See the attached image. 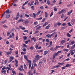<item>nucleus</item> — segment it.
Here are the masks:
<instances>
[{
    "instance_id": "f257e3e1",
    "label": "nucleus",
    "mask_w": 75,
    "mask_h": 75,
    "mask_svg": "<svg viewBox=\"0 0 75 75\" xmlns=\"http://www.w3.org/2000/svg\"><path fill=\"white\" fill-rule=\"evenodd\" d=\"M24 57L25 59H26L27 61L28 62V64H29V69H30V68H31V61L30 60L29 61V60H28V59L27 58V56L24 55Z\"/></svg>"
},
{
    "instance_id": "f03ea898",
    "label": "nucleus",
    "mask_w": 75,
    "mask_h": 75,
    "mask_svg": "<svg viewBox=\"0 0 75 75\" xmlns=\"http://www.w3.org/2000/svg\"><path fill=\"white\" fill-rule=\"evenodd\" d=\"M42 57V56H39L38 54L36 56H35V59H36V60H39L40 58Z\"/></svg>"
},
{
    "instance_id": "7ed1b4c3",
    "label": "nucleus",
    "mask_w": 75,
    "mask_h": 75,
    "mask_svg": "<svg viewBox=\"0 0 75 75\" xmlns=\"http://www.w3.org/2000/svg\"><path fill=\"white\" fill-rule=\"evenodd\" d=\"M20 17V15L19 14V13L18 12L17 13V14L16 17L15 19L16 20H17V19L18 18V17Z\"/></svg>"
},
{
    "instance_id": "20e7f679",
    "label": "nucleus",
    "mask_w": 75,
    "mask_h": 75,
    "mask_svg": "<svg viewBox=\"0 0 75 75\" xmlns=\"http://www.w3.org/2000/svg\"><path fill=\"white\" fill-rule=\"evenodd\" d=\"M10 17V14L9 13H7L6 15V18H8Z\"/></svg>"
},
{
    "instance_id": "39448f33",
    "label": "nucleus",
    "mask_w": 75,
    "mask_h": 75,
    "mask_svg": "<svg viewBox=\"0 0 75 75\" xmlns=\"http://www.w3.org/2000/svg\"><path fill=\"white\" fill-rule=\"evenodd\" d=\"M15 62H16L15 64V67H17V66H18V64H18V61L17 60L15 59Z\"/></svg>"
},
{
    "instance_id": "423d86ee",
    "label": "nucleus",
    "mask_w": 75,
    "mask_h": 75,
    "mask_svg": "<svg viewBox=\"0 0 75 75\" xmlns=\"http://www.w3.org/2000/svg\"><path fill=\"white\" fill-rule=\"evenodd\" d=\"M47 4L48 5H49V6H50V0H48L47 2Z\"/></svg>"
},
{
    "instance_id": "0eeeda50",
    "label": "nucleus",
    "mask_w": 75,
    "mask_h": 75,
    "mask_svg": "<svg viewBox=\"0 0 75 75\" xmlns=\"http://www.w3.org/2000/svg\"><path fill=\"white\" fill-rule=\"evenodd\" d=\"M72 12V10H71L70 11H69L68 12L67 15V16H69L70 15V14H71V13Z\"/></svg>"
},
{
    "instance_id": "6e6552de",
    "label": "nucleus",
    "mask_w": 75,
    "mask_h": 75,
    "mask_svg": "<svg viewBox=\"0 0 75 75\" xmlns=\"http://www.w3.org/2000/svg\"><path fill=\"white\" fill-rule=\"evenodd\" d=\"M47 53H48L47 51H45L44 53V55H47Z\"/></svg>"
},
{
    "instance_id": "1a4fd4ad",
    "label": "nucleus",
    "mask_w": 75,
    "mask_h": 75,
    "mask_svg": "<svg viewBox=\"0 0 75 75\" xmlns=\"http://www.w3.org/2000/svg\"><path fill=\"white\" fill-rule=\"evenodd\" d=\"M6 13H11V12L10 11L9 12V9H7L6 10Z\"/></svg>"
},
{
    "instance_id": "9d476101",
    "label": "nucleus",
    "mask_w": 75,
    "mask_h": 75,
    "mask_svg": "<svg viewBox=\"0 0 75 75\" xmlns=\"http://www.w3.org/2000/svg\"><path fill=\"white\" fill-rule=\"evenodd\" d=\"M45 17H46V18H47V17H48V13L47 12H45Z\"/></svg>"
},
{
    "instance_id": "9b49d317",
    "label": "nucleus",
    "mask_w": 75,
    "mask_h": 75,
    "mask_svg": "<svg viewBox=\"0 0 75 75\" xmlns=\"http://www.w3.org/2000/svg\"><path fill=\"white\" fill-rule=\"evenodd\" d=\"M6 12L5 11L3 14L1 16V18H2L3 17H4V15L5 14H6Z\"/></svg>"
},
{
    "instance_id": "f8f14e48",
    "label": "nucleus",
    "mask_w": 75,
    "mask_h": 75,
    "mask_svg": "<svg viewBox=\"0 0 75 75\" xmlns=\"http://www.w3.org/2000/svg\"><path fill=\"white\" fill-rule=\"evenodd\" d=\"M29 23V21H25L24 22L25 24H27Z\"/></svg>"
},
{
    "instance_id": "ddd939ff",
    "label": "nucleus",
    "mask_w": 75,
    "mask_h": 75,
    "mask_svg": "<svg viewBox=\"0 0 75 75\" xmlns=\"http://www.w3.org/2000/svg\"><path fill=\"white\" fill-rule=\"evenodd\" d=\"M33 40L35 42V41H37V40H36V39L35 38L33 37L32 38H31V40Z\"/></svg>"
},
{
    "instance_id": "4468645a",
    "label": "nucleus",
    "mask_w": 75,
    "mask_h": 75,
    "mask_svg": "<svg viewBox=\"0 0 75 75\" xmlns=\"http://www.w3.org/2000/svg\"><path fill=\"white\" fill-rule=\"evenodd\" d=\"M71 64H67L66 65L65 67H71Z\"/></svg>"
},
{
    "instance_id": "2eb2a0df",
    "label": "nucleus",
    "mask_w": 75,
    "mask_h": 75,
    "mask_svg": "<svg viewBox=\"0 0 75 75\" xmlns=\"http://www.w3.org/2000/svg\"><path fill=\"white\" fill-rule=\"evenodd\" d=\"M28 1H27V2H25V3H24V4H23V6H24L25 4H27V3H28Z\"/></svg>"
},
{
    "instance_id": "dca6fc26",
    "label": "nucleus",
    "mask_w": 75,
    "mask_h": 75,
    "mask_svg": "<svg viewBox=\"0 0 75 75\" xmlns=\"http://www.w3.org/2000/svg\"><path fill=\"white\" fill-rule=\"evenodd\" d=\"M48 24V23L46 22L43 25V27H45L46 25H47Z\"/></svg>"
},
{
    "instance_id": "f3484780",
    "label": "nucleus",
    "mask_w": 75,
    "mask_h": 75,
    "mask_svg": "<svg viewBox=\"0 0 75 75\" xmlns=\"http://www.w3.org/2000/svg\"><path fill=\"white\" fill-rule=\"evenodd\" d=\"M23 38L24 40H26L27 39V37H26V36H24Z\"/></svg>"
},
{
    "instance_id": "a211bd4d",
    "label": "nucleus",
    "mask_w": 75,
    "mask_h": 75,
    "mask_svg": "<svg viewBox=\"0 0 75 75\" xmlns=\"http://www.w3.org/2000/svg\"><path fill=\"white\" fill-rule=\"evenodd\" d=\"M33 15L34 16H33V17H34V18H35V17H36V15L34 13H33Z\"/></svg>"
},
{
    "instance_id": "6ab92c4d",
    "label": "nucleus",
    "mask_w": 75,
    "mask_h": 75,
    "mask_svg": "<svg viewBox=\"0 0 75 75\" xmlns=\"http://www.w3.org/2000/svg\"><path fill=\"white\" fill-rule=\"evenodd\" d=\"M37 61L38 60H36V59H35L33 60V63H35V62H37Z\"/></svg>"
},
{
    "instance_id": "aec40b11",
    "label": "nucleus",
    "mask_w": 75,
    "mask_h": 75,
    "mask_svg": "<svg viewBox=\"0 0 75 75\" xmlns=\"http://www.w3.org/2000/svg\"><path fill=\"white\" fill-rule=\"evenodd\" d=\"M66 41L65 40H62L61 42L62 44H64V42H66Z\"/></svg>"
},
{
    "instance_id": "412c9836",
    "label": "nucleus",
    "mask_w": 75,
    "mask_h": 75,
    "mask_svg": "<svg viewBox=\"0 0 75 75\" xmlns=\"http://www.w3.org/2000/svg\"><path fill=\"white\" fill-rule=\"evenodd\" d=\"M34 1H32V2H31V3L30 4V6H32V5H33V4H34Z\"/></svg>"
},
{
    "instance_id": "4be33fe9",
    "label": "nucleus",
    "mask_w": 75,
    "mask_h": 75,
    "mask_svg": "<svg viewBox=\"0 0 75 75\" xmlns=\"http://www.w3.org/2000/svg\"><path fill=\"white\" fill-rule=\"evenodd\" d=\"M63 50L64 51H67V52H68L69 50L68 49H64Z\"/></svg>"
},
{
    "instance_id": "5701e85b",
    "label": "nucleus",
    "mask_w": 75,
    "mask_h": 75,
    "mask_svg": "<svg viewBox=\"0 0 75 75\" xmlns=\"http://www.w3.org/2000/svg\"><path fill=\"white\" fill-rule=\"evenodd\" d=\"M6 54L7 55H9V54H11V51H10V52H6Z\"/></svg>"
},
{
    "instance_id": "b1692460",
    "label": "nucleus",
    "mask_w": 75,
    "mask_h": 75,
    "mask_svg": "<svg viewBox=\"0 0 75 75\" xmlns=\"http://www.w3.org/2000/svg\"><path fill=\"white\" fill-rule=\"evenodd\" d=\"M58 64H59L60 65H64V63H58Z\"/></svg>"
},
{
    "instance_id": "393cba45",
    "label": "nucleus",
    "mask_w": 75,
    "mask_h": 75,
    "mask_svg": "<svg viewBox=\"0 0 75 75\" xmlns=\"http://www.w3.org/2000/svg\"><path fill=\"white\" fill-rule=\"evenodd\" d=\"M74 43H75V42L74 41H72L71 42V45H73V44H74Z\"/></svg>"
},
{
    "instance_id": "a878e982",
    "label": "nucleus",
    "mask_w": 75,
    "mask_h": 75,
    "mask_svg": "<svg viewBox=\"0 0 75 75\" xmlns=\"http://www.w3.org/2000/svg\"><path fill=\"white\" fill-rule=\"evenodd\" d=\"M10 59L11 60L13 61V59H14V57L12 56H11L10 57Z\"/></svg>"
},
{
    "instance_id": "bb28decb",
    "label": "nucleus",
    "mask_w": 75,
    "mask_h": 75,
    "mask_svg": "<svg viewBox=\"0 0 75 75\" xmlns=\"http://www.w3.org/2000/svg\"><path fill=\"white\" fill-rule=\"evenodd\" d=\"M23 46L24 47H23V48H24L25 47H27V45H25V44H23Z\"/></svg>"
},
{
    "instance_id": "cd10ccee",
    "label": "nucleus",
    "mask_w": 75,
    "mask_h": 75,
    "mask_svg": "<svg viewBox=\"0 0 75 75\" xmlns=\"http://www.w3.org/2000/svg\"><path fill=\"white\" fill-rule=\"evenodd\" d=\"M40 13H41V11H40L38 12L36 14L37 16H38V15H39V14H40Z\"/></svg>"
},
{
    "instance_id": "c85d7f7f",
    "label": "nucleus",
    "mask_w": 75,
    "mask_h": 75,
    "mask_svg": "<svg viewBox=\"0 0 75 75\" xmlns=\"http://www.w3.org/2000/svg\"><path fill=\"white\" fill-rule=\"evenodd\" d=\"M67 37H71V35H70V34H69V33H67Z\"/></svg>"
},
{
    "instance_id": "c756f323",
    "label": "nucleus",
    "mask_w": 75,
    "mask_h": 75,
    "mask_svg": "<svg viewBox=\"0 0 75 75\" xmlns=\"http://www.w3.org/2000/svg\"><path fill=\"white\" fill-rule=\"evenodd\" d=\"M67 24H68V25H69V26H70V27H71V24L70 23H69V22Z\"/></svg>"
},
{
    "instance_id": "7c9ffc66",
    "label": "nucleus",
    "mask_w": 75,
    "mask_h": 75,
    "mask_svg": "<svg viewBox=\"0 0 75 75\" xmlns=\"http://www.w3.org/2000/svg\"><path fill=\"white\" fill-rule=\"evenodd\" d=\"M24 32H26L28 33V30H25L23 31Z\"/></svg>"
},
{
    "instance_id": "2f4dec72",
    "label": "nucleus",
    "mask_w": 75,
    "mask_h": 75,
    "mask_svg": "<svg viewBox=\"0 0 75 75\" xmlns=\"http://www.w3.org/2000/svg\"><path fill=\"white\" fill-rule=\"evenodd\" d=\"M54 11H57V9L55 7L54 8Z\"/></svg>"
},
{
    "instance_id": "473e14b6",
    "label": "nucleus",
    "mask_w": 75,
    "mask_h": 75,
    "mask_svg": "<svg viewBox=\"0 0 75 75\" xmlns=\"http://www.w3.org/2000/svg\"><path fill=\"white\" fill-rule=\"evenodd\" d=\"M6 20H5V21H2L1 23L2 24H4V23H5V22H6Z\"/></svg>"
},
{
    "instance_id": "72a5a7b5",
    "label": "nucleus",
    "mask_w": 75,
    "mask_h": 75,
    "mask_svg": "<svg viewBox=\"0 0 75 75\" xmlns=\"http://www.w3.org/2000/svg\"><path fill=\"white\" fill-rule=\"evenodd\" d=\"M24 68L25 69H27V66H26V65H25V64L24 65Z\"/></svg>"
},
{
    "instance_id": "f704fd0d",
    "label": "nucleus",
    "mask_w": 75,
    "mask_h": 75,
    "mask_svg": "<svg viewBox=\"0 0 75 75\" xmlns=\"http://www.w3.org/2000/svg\"><path fill=\"white\" fill-rule=\"evenodd\" d=\"M60 11L62 13H64V12H65V10H62V11Z\"/></svg>"
},
{
    "instance_id": "c9c22d12",
    "label": "nucleus",
    "mask_w": 75,
    "mask_h": 75,
    "mask_svg": "<svg viewBox=\"0 0 75 75\" xmlns=\"http://www.w3.org/2000/svg\"><path fill=\"white\" fill-rule=\"evenodd\" d=\"M23 51H27V49L25 48H23L22 49Z\"/></svg>"
},
{
    "instance_id": "e433bc0d",
    "label": "nucleus",
    "mask_w": 75,
    "mask_h": 75,
    "mask_svg": "<svg viewBox=\"0 0 75 75\" xmlns=\"http://www.w3.org/2000/svg\"><path fill=\"white\" fill-rule=\"evenodd\" d=\"M21 21H23V19H20L18 21V23H19V22H20Z\"/></svg>"
},
{
    "instance_id": "4c0bfd02",
    "label": "nucleus",
    "mask_w": 75,
    "mask_h": 75,
    "mask_svg": "<svg viewBox=\"0 0 75 75\" xmlns=\"http://www.w3.org/2000/svg\"><path fill=\"white\" fill-rule=\"evenodd\" d=\"M38 47V45H37L35 46V48L36 49H37Z\"/></svg>"
},
{
    "instance_id": "58836bf2",
    "label": "nucleus",
    "mask_w": 75,
    "mask_h": 75,
    "mask_svg": "<svg viewBox=\"0 0 75 75\" xmlns=\"http://www.w3.org/2000/svg\"><path fill=\"white\" fill-rule=\"evenodd\" d=\"M6 72V70H5L4 71H1V72L2 74H3V72L4 73V72Z\"/></svg>"
},
{
    "instance_id": "ea45409f",
    "label": "nucleus",
    "mask_w": 75,
    "mask_h": 75,
    "mask_svg": "<svg viewBox=\"0 0 75 75\" xmlns=\"http://www.w3.org/2000/svg\"><path fill=\"white\" fill-rule=\"evenodd\" d=\"M55 54H53V59H54V58H55Z\"/></svg>"
},
{
    "instance_id": "a19ab883",
    "label": "nucleus",
    "mask_w": 75,
    "mask_h": 75,
    "mask_svg": "<svg viewBox=\"0 0 75 75\" xmlns=\"http://www.w3.org/2000/svg\"><path fill=\"white\" fill-rule=\"evenodd\" d=\"M60 47H61V46H57L56 47V48L57 49V48H60Z\"/></svg>"
},
{
    "instance_id": "79ce46f5",
    "label": "nucleus",
    "mask_w": 75,
    "mask_h": 75,
    "mask_svg": "<svg viewBox=\"0 0 75 75\" xmlns=\"http://www.w3.org/2000/svg\"><path fill=\"white\" fill-rule=\"evenodd\" d=\"M65 68H66V66H64V67H62V69H65Z\"/></svg>"
},
{
    "instance_id": "37998d69",
    "label": "nucleus",
    "mask_w": 75,
    "mask_h": 75,
    "mask_svg": "<svg viewBox=\"0 0 75 75\" xmlns=\"http://www.w3.org/2000/svg\"><path fill=\"white\" fill-rule=\"evenodd\" d=\"M39 32V31H36L34 34H37V33H38V32Z\"/></svg>"
},
{
    "instance_id": "c03bdc74",
    "label": "nucleus",
    "mask_w": 75,
    "mask_h": 75,
    "mask_svg": "<svg viewBox=\"0 0 75 75\" xmlns=\"http://www.w3.org/2000/svg\"><path fill=\"white\" fill-rule=\"evenodd\" d=\"M74 19H73L72 20H71V22L72 23H73H73H74Z\"/></svg>"
},
{
    "instance_id": "a18cd8bd",
    "label": "nucleus",
    "mask_w": 75,
    "mask_h": 75,
    "mask_svg": "<svg viewBox=\"0 0 75 75\" xmlns=\"http://www.w3.org/2000/svg\"><path fill=\"white\" fill-rule=\"evenodd\" d=\"M12 73H13V74L14 75H16V72L14 71H12Z\"/></svg>"
},
{
    "instance_id": "49530a36",
    "label": "nucleus",
    "mask_w": 75,
    "mask_h": 75,
    "mask_svg": "<svg viewBox=\"0 0 75 75\" xmlns=\"http://www.w3.org/2000/svg\"><path fill=\"white\" fill-rule=\"evenodd\" d=\"M10 34L9 32H8L7 33V36H9V34Z\"/></svg>"
},
{
    "instance_id": "de8ad7c7",
    "label": "nucleus",
    "mask_w": 75,
    "mask_h": 75,
    "mask_svg": "<svg viewBox=\"0 0 75 75\" xmlns=\"http://www.w3.org/2000/svg\"><path fill=\"white\" fill-rule=\"evenodd\" d=\"M31 9L32 10H34V6H32L31 7Z\"/></svg>"
},
{
    "instance_id": "09e8293b",
    "label": "nucleus",
    "mask_w": 75,
    "mask_h": 75,
    "mask_svg": "<svg viewBox=\"0 0 75 75\" xmlns=\"http://www.w3.org/2000/svg\"><path fill=\"white\" fill-rule=\"evenodd\" d=\"M61 24V23H57V25H59V26Z\"/></svg>"
},
{
    "instance_id": "8fccbe9b",
    "label": "nucleus",
    "mask_w": 75,
    "mask_h": 75,
    "mask_svg": "<svg viewBox=\"0 0 75 75\" xmlns=\"http://www.w3.org/2000/svg\"><path fill=\"white\" fill-rule=\"evenodd\" d=\"M46 41L47 42H49L50 41V39H46Z\"/></svg>"
},
{
    "instance_id": "3c124183",
    "label": "nucleus",
    "mask_w": 75,
    "mask_h": 75,
    "mask_svg": "<svg viewBox=\"0 0 75 75\" xmlns=\"http://www.w3.org/2000/svg\"><path fill=\"white\" fill-rule=\"evenodd\" d=\"M40 9H44V7L43 6H41L40 7Z\"/></svg>"
},
{
    "instance_id": "603ef678",
    "label": "nucleus",
    "mask_w": 75,
    "mask_h": 75,
    "mask_svg": "<svg viewBox=\"0 0 75 75\" xmlns=\"http://www.w3.org/2000/svg\"><path fill=\"white\" fill-rule=\"evenodd\" d=\"M18 69L19 70V71H21V70L22 69H21V67H19L18 68Z\"/></svg>"
},
{
    "instance_id": "864d4df0",
    "label": "nucleus",
    "mask_w": 75,
    "mask_h": 75,
    "mask_svg": "<svg viewBox=\"0 0 75 75\" xmlns=\"http://www.w3.org/2000/svg\"><path fill=\"white\" fill-rule=\"evenodd\" d=\"M73 52H73V50H72V49H71L70 53H72Z\"/></svg>"
},
{
    "instance_id": "5fc2aeb1",
    "label": "nucleus",
    "mask_w": 75,
    "mask_h": 75,
    "mask_svg": "<svg viewBox=\"0 0 75 75\" xmlns=\"http://www.w3.org/2000/svg\"><path fill=\"white\" fill-rule=\"evenodd\" d=\"M45 18L42 19V22H44V21H45Z\"/></svg>"
},
{
    "instance_id": "6e6d98bb",
    "label": "nucleus",
    "mask_w": 75,
    "mask_h": 75,
    "mask_svg": "<svg viewBox=\"0 0 75 75\" xmlns=\"http://www.w3.org/2000/svg\"><path fill=\"white\" fill-rule=\"evenodd\" d=\"M39 52H42L43 51V50H42H42H40L39 51Z\"/></svg>"
},
{
    "instance_id": "4d7b16f0",
    "label": "nucleus",
    "mask_w": 75,
    "mask_h": 75,
    "mask_svg": "<svg viewBox=\"0 0 75 75\" xmlns=\"http://www.w3.org/2000/svg\"><path fill=\"white\" fill-rule=\"evenodd\" d=\"M52 15H53V12H52L51 13V14L50 15V17H51V16H52Z\"/></svg>"
},
{
    "instance_id": "13d9d810",
    "label": "nucleus",
    "mask_w": 75,
    "mask_h": 75,
    "mask_svg": "<svg viewBox=\"0 0 75 75\" xmlns=\"http://www.w3.org/2000/svg\"><path fill=\"white\" fill-rule=\"evenodd\" d=\"M64 18V14H62L61 16V18Z\"/></svg>"
},
{
    "instance_id": "bf43d9fd",
    "label": "nucleus",
    "mask_w": 75,
    "mask_h": 75,
    "mask_svg": "<svg viewBox=\"0 0 75 75\" xmlns=\"http://www.w3.org/2000/svg\"><path fill=\"white\" fill-rule=\"evenodd\" d=\"M61 52H62V51H59L57 52V53L58 54H59V53H61Z\"/></svg>"
},
{
    "instance_id": "052dcab7",
    "label": "nucleus",
    "mask_w": 75,
    "mask_h": 75,
    "mask_svg": "<svg viewBox=\"0 0 75 75\" xmlns=\"http://www.w3.org/2000/svg\"><path fill=\"white\" fill-rule=\"evenodd\" d=\"M52 72H51V74H52L53 72H55V71L54 70H52L51 71Z\"/></svg>"
},
{
    "instance_id": "680f3d73",
    "label": "nucleus",
    "mask_w": 75,
    "mask_h": 75,
    "mask_svg": "<svg viewBox=\"0 0 75 75\" xmlns=\"http://www.w3.org/2000/svg\"><path fill=\"white\" fill-rule=\"evenodd\" d=\"M18 36H16V40H18Z\"/></svg>"
},
{
    "instance_id": "e2e57ef3",
    "label": "nucleus",
    "mask_w": 75,
    "mask_h": 75,
    "mask_svg": "<svg viewBox=\"0 0 75 75\" xmlns=\"http://www.w3.org/2000/svg\"><path fill=\"white\" fill-rule=\"evenodd\" d=\"M42 18V17H41L39 18H37V20H41Z\"/></svg>"
},
{
    "instance_id": "0e129e2a",
    "label": "nucleus",
    "mask_w": 75,
    "mask_h": 75,
    "mask_svg": "<svg viewBox=\"0 0 75 75\" xmlns=\"http://www.w3.org/2000/svg\"><path fill=\"white\" fill-rule=\"evenodd\" d=\"M30 49L32 50H33V46L31 47L30 48Z\"/></svg>"
},
{
    "instance_id": "69168bd1",
    "label": "nucleus",
    "mask_w": 75,
    "mask_h": 75,
    "mask_svg": "<svg viewBox=\"0 0 75 75\" xmlns=\"http://www.w3.org/2000/svg\"><path fill=\"white\" fill-rule=\"evenodd\" d=\"M73 30V29H71L69 32V33H71V32H72V31Z\"/></svg>"
},
{
    "instance_id": "338daca9",
    "label": "nucleus",
    "mask_w": 75,
    "mask_h": 75,
    "mask_svg": "<svg viewBox=\"0 0 75 75\" xmlns=\"http://www.w3.org/2000/svg\"><path fill=\"white\" fill-rule=\"evenodd\" d=\"M70 59H69V58H68V59H65L66 61H69V60H70Z\"/></svg>"
},
{
    "instance_id": "774afa93",
    "label": "nucleus",
    "mask_w": 75,
    "mask_h": 75,
    "mask_svg": "<svg viewBox=\"0 0 75 75\" xmlns=\"http://www.w3.org/2000/svg\"><path fill=\"white\" fill-rule=\"evenodd\" d=\"M15 54H18V51H17L16 52H15Z\"/></svg>"
}]
</instances>
